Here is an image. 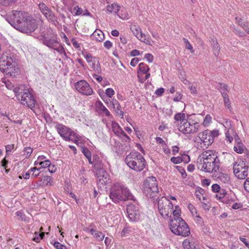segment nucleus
<instances>
[{"label": "nucleus", "mask_w": 249, "mask_h": 249, "mask_svg": "<svg viewBox=\"0 0 249 249\" xmlns=\"http://www.w3.org/2000/svg\"><path fill=\"white\" fill-rule=\"evenodd\" d=\"M217 153L213 151H204L197 159V167L200 170L208 173L216 172L220 166Z\"/></svg>", "instance_id": "1"}, {"label": "nucleus", "mask_w": 249, "mask_h": 249, "mask_svg": "<svg viewBox=\"0 0 249 249\" xmlns=\"http://www.w3.org/2000/svg\"><path fill=\"white\" fill-rule=\"evenodd\" d=\"M27 14L23 11H13L12 14L7 18L8 22L15 29L22 33L30 34L37 28L36 20H32L30 27H26V20L28 18Z\"/></svg>", "instance_id": "2"}, {"label": "nucleus", "mask_w": 249, "mask_h": 249, "mask_svg": "<svg viewBox=\"0 0 249 249\" xmlns=\"http://www.w3.org/2000/svg\"><path fill=\"white\" fill-rule=\"evenodd\" d=\"M0 69L7 76L16 77L19 74V70L17 63L13 60L11 54L3 53L0 57Z\"/></svg>", "instance_id": "3"}, {"label": "nucleus", "mask_w": 249, "mask_h": 249, "mask_svg": "<svg viewBox=\"0 0 249 249\" xmlns=\"http://www.w3.org/2000/svg\"><path fill=\"white\" fill-rule=\"evenodd\" d=\"M109 197L115 203L120 201H125L127 199L135 200L134 196L129 190L119 183H115L111 188Z\"/></svg>", "instance_id": "4"}, {"label": "nucleus", "mask_w": 249, "mask_h": 249, "mask_svg": "<svg viewBox=\"0 0 249 249\" xmlns=\"http://www.w3.org/2000/svg\"><path fill=\"white\" fill-rule=\"evenodd\" d=\"M14 91L16 94L18 99L20 101L22 105L29 107L31 109L35 107L36 101L25 85H21L15 88Z\"/></svg>", "instance_id": "5"}, {"label": "nucleus", "mask_w": 249, "mask_h": 249, "mask_svg": "<svg viewBox=\"0 0 249 249\" xmlns=\"http://www.w3.org/2000/svg\"><path fill=\"white\" fill-rule=\"evenodd\" d=\"M125 162L131 169L137 171H142L146 165L144 157L138 152L133 151L126 156Z\"/></svg>", "instance_id": "6"}, {"label": "nucleus", "mask_w": 249, "mask_h": 249, "mask_svg": "<svg viewBox=\"0 0 249 249\" xmlns=\"http://www.w3.org/2000/svg\"><path fill=\"white\" fill-rule=\"evenodd\" d=\"M169 226L171 231L177 235L186 237L190 233L188 225L181 218L171 219Z\"/></svg>", "instance_id": "7"}, {"label": "nucleus", "mask_w": 249, "mask_h": 249, "mask_svg": "<svg viewBox=\"0 0 249 249\" xmlns=\"http://www.w3.org/2000/svg\"><path fill=\"white\" fill-rule=\"evenodd\" d=\"M158 210L160 214L164 218L171 216L173 204L164 196H162L158 201Z\"/></svg>", "instance_id": "8"}, {"label": "nucleus", "mask_w": 249, "mask_h": 249, "mask_svg": "<svg viewBox=\"0 0 249 249\" xmlns=\"http://www.w3.org/2000/svg\"><path fill=\"white\" fill-rule=\"evenodd\" d=\"M157 181L155 177H148L144 182L143 192L147 197L153 198L158 194Z\"/></svg>", "instance_id": "9"}, {"label": "nucleus", "mask_w": 249, "mask_h": 249, "mask_svg": "<svg viewBox=\"0 0 249 249\" xmlns=\"http://www.w3.org/2000/svg\"><path fill=\"white\" fill-rule=\"evenodd\" d=\"M200 124L197 122H191L187 119L183 123L178 124V130L185 134H194L199 131Z\"/></svg>", "instance_id": "10"}, {"label": "nucleus", "mask_w": 249, "mask_h": 249, "mask_svg": "<svg viewBox=\"0 0 249 249\" xmlns=\"http://www.w3.org/2000/svg\"><path fill=\"white\" fill-rule=\"evenodd\" d=\"M194 142L203 149L207 148L209 145H211L213 142L212 137L210 135L207 130H205L200 133L194 139Z\"/></svg>", "instance_id": "11"}, {"label": "nucleus", "mask_w": 249, "mask_h": 249, "mask_svg": "<svg viewBox=\"0 0 249 249\" xmlns=\"http://www.w3.org/2000/svg\"><path fill=\"white\" fill-rule=\"evenodd\" d=\"M55 128L60 136L66 141H73L74 143H77L78 141L74 140L75 138V133L70 128L62 124H56Z\"/></svg>", "instance_id": "12"}, {"label": "nucleus", "mask_w": 249, "mask_h": 249, "mask_svg": "<svg viewBox=\"0 0 249 249\" xmlns=\"http://www.w3.org/2000/svg\"><path fill=\"white\" fill-rule=\"evenodd\" d=\"M233 173L235 176L240 179H245L248 175L249 167L244 162L239 160L233 164Z\"/></svg>", "instance_id": "13"}, {"label": "nucleus", "mask_w": 249, "mask_h": 249, "mask_svg": "<svg viewBox=\"0 0 249 249\" xmlns=\"http://www.w3.org/2000/svg\"><path fill=\"white\" fill-rule=\"evenodd\" d=\"M43 43L48 47L56 50L59 53L66 55L64 47L58 41L56 36H52L51 38L44 37Z\"/></svg>", "instance_id": "14"}, {"label": "nucleus", "mask_w": 249, "mask_h": 249, "mask_svg": "<svg viewBox=\"0 0 249 249\" xmlns=\"http://www.w3.org/2000/svg\"><path fill=\"white\" fill-rule=\"evenodd\" d=\"M130 29L133 35L141 41L144 42L149 45H152L153 41L150 36H147L145 34L142 32L141 29L137 25H133L131 26Z\"/></svg>", "instance_id": "15"}, {"label": "nucleus", "mask_w": 249, "mask_h": 249, "mask_svg": "<svg viewBox=\"0 0 249 249\" xmlns=\"http://www.w3.org/2000/svg\"><path fill=\"white\" fill-rule=\"evenodd\" d=\"M75 89L81 94L89 96L93 94V91L89 85L86 81L82 80L75 84Z\"/></svg>", "instance_id": "16"}, {"label": "nucleus", "mask_w": 249, "mask_h": 249, "mask_svg": "<svg viewBox=\"0 0 249 249\" xmlns=\"http://www.w3.org/2000/svg\"><path fill=\"white\" fill-rule=\"evenodd\" d=\"M126 212L128 218L131 221H137L140 218V213L138 207L134 204H128L127 206Z\"/></svg>", "instance_id": "17"}, {"label": "nucleus", "mask_w": 249, "mask_h": 249, "mask_svg": "<svg viewBox=\"0 0 249 249\" xmlns=\"http://www.w3.org/2000/svg\"><path fill=\"white\" fill-rule=\"evenodd\" d=\"M112 131L116 136L120 137H124L126 139L125 141L129 142L130 140V138L126 134L123 129L117 123L115 122H112Z\"/></svg>", "instance_id": "18"}, {"label": "nucleus", "mask_w": 249, "mask_h": 249, "mask_svg": "<svg viewBox=\"0 0 249 249\" xmlns=\"http://www.w3.org/2000/svg\"><path fill=\"white\" fill-rule=\"evenodd\" d=\"M101 176L97 177V183L99 187H104L107 183H109L110 179L108 175L103 170L100 171Z\"/></svg>", "instance_id": "19"}, {"label": "nucleus", "mask_w": 249, "mask_h": 249, "mask_svg": "<svg viewBox=\"0 0 249 249\" xmlns=\"http://www.w3.org/2000/svg\"><path fill=\"white\" fill-rule=\"evenodd\" d=\"M91 37L93 40L101 42L104 39L105 36L101 30L96 29L91 35Z\"/></svg>", "instance_id": "20"}, {"label": "nucleus", "mask_w": 249, "mask_h": 249, "mask_svg": "<svg viewBox=\"0 0 249 249\" xmlns=\"http://www.w3.org/2000/svg\"><path fill=\"white\" fill-rule=\"evenodd\" d=\"M85 231L89 232L94 237L99 241H102L105 237V235L101 231H98L93 229H89L86 228Z\"/></svg>", "instance_id": "21"}, {"label": "nucleus", "mask_w": 249, "mask_h": 249, "mask_svg": "<svg viewBox=\"0 0 249 249\" xmlns=\"http://www.w3.org/2000/svg\"><path fill=\"white\" fill-rule=\"evenodd\" d=\"M111 103L113 107L116 111V113L120 118H123L124 112L121 110V106L118 101L116 99H113L112 100Z\"/></svg>", "instance_id": "22"}, {"label": "nucleus", "mask_w": 249, "mask_h": 249, "mask_svg": "<svg viewBox=\"0 0 249 249\" xmlns=\"http://www.w3.org/2000/svg\"><path fill=\"white\" fill-rule=\"evenodd\" d=\"M182 246L184 249H195L196 244L192 239H186L182 243Z\"/></svg>", "instance_id": "23"}, {"label": "nucleus", "mask_w": 249, "mask_h": 249, "mask_svg": "<svg viewBox=\"0 0 249 249\" xmlns=\"http://www.w3.org/2000/svg\"><path fill=\"white\" fill-rule=\"evenodd\" d=\"M186 115L184 113H177L174 116V119L176 121L175 123H177V125L180 123H183L186 121L188 119H186Z\"/></svg>", "instance_id": "24"}, {"label": "nucleus", "mask_w": 249, "mask_h": 249, "mask_svg": "<svg viewBox=\"0 0 249 249\" xmlns=\"http://www.w3.org/2000/svg\"><path fill=\"white\" fill-rule=\"evenodd\" d=\"M221 93L223 98L225 106L231 111L232 109V107L231 106V102L230 101L229 95L225 91H221Z\"/></svg>", "instance_id": "25"}, {"label": "nucleus", "mask_w": 249, "mask_h": 249, "mask_svg": "<svg viewBox=\"0 0 249 249\" xmlns=\"http://www.w3.org/2000/svg\"><path fill=\"white\" fill-rule=\"evenodd\" d=\"M120 6L116 3H113L107 6V10L110 13L114 12L117 14L120 10Z\"/></svg>", "instance_id": "26"}, {"label": "nucleus", "mask_w": 249, "mask_h": 249, "mask_svg": "<svg viewBox=\"0 0 249 249\" xmlns=\"http://www.w3.org/2000/svg\"><path fill=\"white\" fill-rule=\"evenodd\" d=\"M45 17L51 22H54L56 21V17L52 10L50 9L47 11L42 13Z\"/></svg>", "instance_id": "27"}, {"label": "nucleus", "mask_w": 249, "mask_h": 249, "mask_svg": "<svg viewBox=\"0 0 249 249\" xmlns=\"http://www.w3.org/2000/svg\"><path fill=\"white\" fill-rule=\"evenodd\" d=\"M235 131L233 129H229L226 133V140L229 143H231L234 139Z\"/></svg>", "instance_id": "28"}, {"label": "nucleus", "mask_w": 249, "mask_h": 249, "mask_svg": "<svg viewBox=\"0 0 249 249\" xmlns=\"http://www.w3.org/2000/svg\"><path fill=\"white\" fill-rule=\"evenodd\" d=\"M96 106L98 109L104 113L107 116H109L110 115V113L108 110L104 106L101 102H97Z\"/></svg>", "instance_id": "29"}, {"label": "nucleus", "mask_w": 249, "mask_h": 249, "mask_svg": "<svg viewBox=\"0 0 249 249\" xmlns=\"http://www.w3.org/2000/svg\"><path fill=\"white\" fill-rule=\"evenodd\" d=\"M245 149V146L243 143L236 144L233 147L234 151L238 154H242Z\"/></svg>", "instance_id": "30"}, {"label": "nucleus", "mask_w": 249, "mask_h": 249, "mask_svg": "<svg viewBox=\"0 0 249 249\" xmlns=\"http://www.w3.org/2000/svg\"><path fill=\"white\" fill-rule=\"evenodd\" d=\"M139 69L141 72L145 74L148 72L149 68L146 64L143 63H141L139 65Z\"/></svg>", "instance_id": "31"}, {"label": "nucleus", "mask_w": 249, "mask_h": 249, "mask_svg": "<svg viewBox=\"0 0 249 249\" xmlns=\"http://www.w3.org/2000/svg\"><path fill=\"white\" fill-rule=\"evenodd\" d=\"M212 47L213 50V53L215 56H217L220 53V48L217 42H214L212 43Z\"/></svg>", "instance_id": "32"}, {"label": "nucleus", "mask_w": 249, "mask_h": 249, "mask_svg": "<svg viewBox=\"0 0 249 249\" xmlns=\"http://www.w3.org/2000/svg\"><path fill=\"white\" fill-rule=\"evenodd\" d=\"M1 82L9 89H12L14 88L13 84L9 80H7L6 78H2L1 79Z\"/></svg>", "instance_id": "33"}, {"label": "nucleus", "mask_w": 249, "mask_h": 249, "mask_svg": "<svg viewBox=\"0 0 249 249\" xmlns=\"http://www.w3.org/2000/svg\"><path fill=\"white\" fill-rule=\"evenodd\" d=\"M227 194V191L224 189H220V191H219L217 194H216L215 196L218 199H220L223 198L225 195Z\"/></svg>", "instance_id": "34"}, {"label": "nucleus", "mask_w": 249, "mask_h": 249, "mask_svg": "<svg viewBox=\"0 0 249 249\" xmlns=\"http://www.w3.org/2000/svg\"><path fill=\"white\" fill-rule=\"evenodd\" d=\"M40 168L33 167L31 168L29 171L33 172L32 177H36L39 176L40 173Z\"/></svg>", "instance_id": "35"}, {"label": "nucleus", "mask_w": 249, "mask_h": 249, "mask_svg": "<svg viewBox=\"0 0 249 249\" xmlns=\"http://www.w3.org/2000/svg\"><path fill=\"white\" fill-rule=\"evenodd\" d=\"M184 42L185 43V47L186 49L189 50L191 51L192 53H194V50H193V48L192 46L191 45L189 41L185 38H183V39Z\"/></svg>", "instance_id": "36"}, {"label": "nucleus", "mask_w": 249, "mask_h": 249, "mask_svg": "<svg viewBox=\"0 0 249 249\" xmlns=\"http://www.w3.org/2000/svg\"><path fill=\"white\" fill-rule=\"evenodd\" d=\"M83 55L88 63L93 62L94 58L89 53H83Z\"/></svg>", "instance_id": "37"}, {"label": "nucleus", "mask_w": 249, "mask_h": 249, "mask_svg": "<svg viewBox=\"0 0 249 249\" xmlns=\"http://www.w3.org/2000/svg\"><path fill=\"white\" fill-rule=\"evenodd\" d=\"M17 1V0H0V4L4 6H9Z\"/></svg>", "instance_id": "38"}, {"label": "nucleus", "mask_w": 249, "mask_h": 249, "mask_svg": "<svg viewBox=\"0 0 249 249\" xmlns=\"http://www.w3.org/2000/svg\"><path fill=\"white\" fill-rule=\"evenodd\" d=\"M219 178L224 183L228 182L230 180V177L227 174L221 173L219 176Z\"/></svg>", "instance_id": "39"}, {"label": "nucleus", "mask_w": 249, "mask_h": 249, "mask_svg": "<svg viewBox=\"0 0 249 249\" xmlns=\"http://www.w3.org/2000/svg\"><path fill=\"white\" fill-rule=\"evenodd\" d=\"M180 213V210L179 209L178 206H176L175 209L172 211V213L174 218H180L179 217V213Z\"/></svg>", "instance_id": "40"}, {"label": "nucleus", "mask_w": 249, "mask_h": 249, "mask_svg": "<svg viewBox=\"0 0 249 249\" xmlns=\"http://www.w3.org/2000/svg\"><path fill=\"white\" fill-rule=\"evenodd\" d=\"M208 133L211 135L213 138V141L214 138L217 137L219 135V131L217 130H213V131H210L209 130H206Z\"/></svg>", "instance_id": "41"}, {"label": "nucleus", "mask_w": 249, "mask_h": 249, "mask_svg": "<svg viewBox=\"0 0 249 249\" xmlns=\"http://www.w3.org/2000/svg\"><path fill=\"white\" fill-rule=\"evenodd\" d=\"M38 7L42 13H44L45 11L47 12V10L50 9V8H49V7L44 3H40L38 4Z\"/></svg>", "instance_id": "42"}, {"label": "nucleus", "mask_w": 249, "mask_h": 249, "mask_svg": "<svg viewBox=\"0 0 249 249\" xmlns=\"http://www.w3.org/2000/svg\"><path fill=\"white\" fill-rule=\"evenodd\" d=\"M82 152L86 158L91 156L90 151L86 146H84L82 148Z\"/></svg>", "instance_id": "43"}, {"label": "nucleus", "mask_w": 249, "mask_h": 249, "mask_svg": "<svg viewBox=\"0 0 249 249\" xmlns=\"http://www.w3.org/2000/svg\"><path fill=\"white\" fill-rule=\"evenodd\" d=\"M50 164L51 161L49 160H44L39 162V165H40L42 168L48 167Z\"/></svg>", "instance_id": "44"}, {"label": "nucleus", "mask_w": 249, "mask_h": 249, "mask_svg": "<svg viewBox=\"0 0 249 249\" xmlns=\"http://www.w3.org/2000/svg\"><path fill=\"white\" fill-rule=\"evenodd\" d=\"M32 152L33 149L31 147H25L24 149V155H25V157L26 158H29Z\"/></svg>", "instance_id": "45"}, {"label": "nucleus", "mask_w": 249, "mask_h": 249, "mask_svg": "<svg viewBox=\"0 0 249 249\" xmlns=\"http://www.w3.org/2000/svg\"><path fill=\"white\" fill-rule=\"evenodd\" d=\"M44 182H45L46 185H53V180L52 178L49 176H45L44 178Z\"/></svg>", "instance_id": "46"}, {"label": "nucleus", "mask_w": 249, "mask_h": 249, "mask_svg": "<svg viewBox=\"0 0 249 249\" xmlns=\"http://www.w3.org/2000/svg\"><path fill=\"white\" fill-rule=\"evenodd\" d=\"M16 215L19 217L18 219L22 221L26 220V216L25 214L21 211H18L16 212Z\"/></svg>", "instance_id": "47"}, {"label": "nucleus", "mask_w": 249, "mask_h": 249, "mask_svg": "<svg viewBox=\"0 0 249 249\" xmlns=\"http://www.w3.org/2000/svg\"><path fill=\"white\" fill-rule=\"evenodd\" d=\"M212 117L209 114L207 115L203 121V124L204 125H208L211 122Z\"/></svg>", "instance_id": "48"}, {"label": "nucleus", "mask_w": 249, "mask_h": 249, "mask_svg": "<svg viewBox=\"0 0 249 249\" xmlns=\"http://www.w3.org/2000/svg\"><path fill=\"white\" fill-rule=\"evenodd\" d=\"M53 246L56 249H67L65 246L58 242H55L54 243Z\"/></svg>", "instance_id": "49"}, {"label": "nucleus", "mask_w": 249, "mask_h": 249, "mask_svg": "<svg viewBox=\"0 0 249 249\" xmlns=\"http://www.w3.org/2000/svg\"><path fill=\"white\" fill-rule=\"evenodd\" d=\"M106 94L107 96L109 97H111L114 94V91L111 88H107L106 90Z\"/></svg>", "instance_id": "50"}, {"label": "nucleus", "mask_w": 249, "mask_h": 249, "mask_svg": "<svg viewBox=\"0 0 249 249\" xmlns=\"http://www.w3.org/2000/svg\"><path fill=\"white\" fill-rule=\"evenodd\" d=\"M236 20L238 24L242 27L244 28L246 26V23L243 22V20L242 18H236Z\"/></svg>", "instance_id": "51"}, {"label": "nucleus", "mask_w": 249, "mask_h": 249, "mask_svg": "<svg viewBox=\"0 0 249 249\" xmlns=\"http://www.w3.org/2000/svg\"><path fill=\"white\" fill-rule=\"evenodd\" d=\"M220 187L217 184H213L212 186V190L213 192L218 193L220 191Z\"/></svg>", "instance_id": "52"}, {"label": "nucleus", "mask_w": 249, "mask_h": 249, "mask_svg": "<svg viewBox=\"0 0 249 249\" xmlns=\"http://www.w3.org/2000/svg\"><path fill=\"white\" fill-rule=\"evenodd\" d=\"M201 192H203V190H201V191H196V197L199 199V200L201 201L202 200H205V197L203 196H202V199H201Z\"/></svg>", "instance_id": "53"}, {"label": "nucleus", "mask_w": 249, "mask_h": 249, "mask_svg": "<svg viewBox=\"0 0 249 249\" xmlns=\"http://www.w3.org/2000/svg\"><path fill=\"white\" fill-rule=\"evenodd\" d=\"M144 57L148 62L151 63L153 61V56L150 53H146Z\"/></svg>", "instance_id": "54"}, {"label": "nucleus", "mask_w": 249, "mask_h": 249, "mask_svg": "<svg viewBox=\"0 0 249 249\" xmlns=\"http://www.w3.org/2000/svg\"><path fill=\"white\" fill-rule=\"evenodd\" d=\"M104 46L106 49L109 50L112 47V44L110 41L107 40L104 42Z\"/></svg>", "instance_id": "55"}, {"label": "nucleus", "mask_w": 249, "mask_h": 249, "mask_svg": "<svg viewBox=\"0 0 249 249\" xmlns=\"http://www.w3.org/2000/svg\"><path fill=\"white\" fill-rule=\"evenodd\" d=\"M131 230L128 228H124L121 232V235L122 236H125L126 234H129Z\"/></svg>", "instance_id": "56"}, {"label": "nucleus", "mask_w": 249, "mask_h": 249, "mask_svg": "<svg viewBox=\"0 0 249 249\" xmlns=\"http://www.w3.org/2000/svg\"><path fill=\"white\" fill-rule=\"evenodd\" d=\"M245 190L249 192V178H248L245 181L244 184Z\"/></svg>", "instance_id": "57"}, {"label": "nucleus", "mask_w": 249, "mask_h": 249, "mask_svg": "<svg viewBox=\"0 0 249 249\" xmlns=\"http://www.w3.org/2000/svg\"><path fill=\"white\" fill-rule=\"evenodd\" d=\"M14 149V144H8L5 146V150L7 153L11 152L12 150Z\"/></svg>", "instance_id": "58"}, {"label": "nucleus", "mask_w": 249, "mask_h": 249, "mask_svg": "<svg viewBox=\"0 0 249 249\" xmlns=\"http://www.w3.org/2000/svg\"><path fill=\"white\" fill-rule=\"evenodd\" d=\"M56 170V167H55V166L54 165H53V164H51L48 166V170L51 173H54L55 172Z\"/></svg>", "instance_id": "59"}, {"label": "nucleus", "mask_w": 249, "mask_h": 249, "mask_svg": "<svg viewBox=\"0 0 249 249\" xmlns=\"http://www.w3.org/2000/svg\"><path fill=\"white\" fill-rule=\"evenodd\" d=\"M164 89L162 88H159L155 91V94L158 96H161L164 92Z\"/></svg>", "instance_id": "60"}, {"label": "nucleus", "mask_w": 249, "mask_h": 249, "mask_svg": "<svg viewBox=\"0 0 249 249\" xmlns=\"http://www.w3.org/2000/svg\"><path fill=\"white\" fill-rule=\"evenodd\" d=\"M139 61V60L138 58H134L131 60L130 62V65L133 67L135 66L138 63Z\"/></svg>", "instance_id": "61"}, {"label": "nucleus", "mask_w": 249, "mask_h": 249, "mask_svg": "<svg viewBox=\"0 0 249 249\" xmlns=\"http://www.w3.org/2000/svg\"><path fill=\"white\" fill-rule=\"evenodd\" d=\"M73 10L75 11V14L77 15H80L82 12V9L78 6H75Z\"/></svg>", "instance_id": "62"}, {"label": "nucleus", "mask_w": 249, "mask_h": 249, "mask_svg": "<svg viewBox=\"0 0 249 249\" xmlns=\"http://www.w3.org/2000/svg\"><path fill=\"white\" fill-rule=\"evenodd\" d=\"M202 203V207L205 209L207 210H209L210 208V205L209 203H206L204 202H203L202 200L201 201Z\"/></svg>", "instance_id": "63"}, {"label": "nucleus", "mask_w": 249, "mask_h": 249, "mask_svg": "<svg viewBox=\"0 0 249 249\" xmlns=\"http://www.w3.org/2000/svg\"><path fill=\"white\" fill-rule=\"evenodd\" d=\"M239 239L245 244L247 247L249 248V242L247 240L246 238L243 237H240Z\"/></svg>", "instance_id": "64"}]
</instances>
